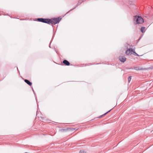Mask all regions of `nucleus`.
I'll return each mask as SVG.
<instances>
[{
	"instance_id": "nucleus-13",
	"label": "nucleus",
	"mask_w": 153,
	"mask_h": 153,
	"mask_svg": "<svg viewBox=\"0 0 153 153\" xmlns=\"http://www.w3.org/2000/svg\"><path fill=\"white\" fill-rule=\"evenodd\" d=\"M111 110H110L109 111H108L105 114H104L103 115H102L101 116V117H102V116H103L104 115H105L107 113H108V112L110 111H111Z\"/></svg>"
},
{
	"instance_id": "nucleus-1",
	"label": "nucleus",
	"mask_w": 153,
	"mask_h": 153,
	"mask_svg": "<svg viewBox=\"0 0 153 153\" xmlns=\"http://www.w3.org/2000/svg\"><path fill=\"white\" fill-rule=\"evenodd\" d=\"M134 23L137 24H141L144 22V20L141 16H134Z\"/></svg>"
},
{
	"instance_id": "nucleus-6",
	"label": "nucleus",
	"mask_w": 153,
	"mask_h": 153,
	"mask_svg": "<svg viewBox=\"0 0 153 153\" xmlns=\"http://www.w3.org/2000/svg\"><path fill=\"white\" fill-rule=\"evenodd\" d=\"M119 60H120V61L121 62H124L125 61H126V58L124 56H122L120 57Z\"/></svg>"
},
{
	"instance_id": "nucleus-7",
	"label": "nucleus",
	"mask_w": 153,
	"mask_h": 153,
	"mask_svg": "<svg viewBox=\"0 0 153 153\" xmlns=\"http://www.w3.org/2000/svg\"><path fill=\"white\" fill-rule=\"evenodd\" d=\"M63 63L66 65H69L70 64L69 62L66 60H64L63 61Z\"/></svg>"
},
{
	"instance_id": "nucleus-11",
	"label": "nucleus",
	"mask_w": 153,
	"mask_h": 153,
	"mask_svg": "<svg viewBox=\"0 0 153 153\" xmlns=\"http://www.w3.org/2000/svg\"><path fill=\"white\" fill-rule=\"evenodd\" d=\"M131 76H129L128 77V81L129 82H130V81L131 80Z\"/></svg>"
},
{
	"instance_id": "nucleus-10",
	"label": "nucleus",
	"mask_w": 153,
	"mask_h": 153,
	"mask_svg": "<svg viewBox=\"0 0 153 153\" xmlns=\"http://www.w3.org/2000/svg\"><path fill=\"white\" fill-rule=\"evenodd\" d=\"M133 53H134V55L136 56H139V55L135 52L134 51V52H133Z\"/></svg>"
},
{
	"instance_id": "nucleus-15",
	"label": "nucleus",
	"mask_w": 153,
	"mask_h": 153,
	"mask_svg": "<svg viewBox=\"0 0 153 153\" xmlns=\"http://www.w3.org/2000/svg\"><path fill=\"white\" fill-rule=\"evenodd\" d=\"M49 47H50H50H50V46H49Z\"/></svg>"
},
{
	"instance_id": "nucleus-9",
	"label": "nucleus",
	"mask_w": 153,
	"mask_h": 153,
	"mask_svg": "<svg viewBox=\"0 0 153 153\" xmlns=\"http://www.w3.org/2000/svg\"><path fill=\"white\" fill-rule=\"evenodd\" d=\"M145 27H142L141 29V31L142 33H143L145 32Z\"/></svg>"
},
{
	"instance_id": "nucleus-12",
	"label": "nucleus",
	"mask_w": 153,
	"mask_h": 153,
	"mask_svg": "<svg viewBox=\"0 0 153 153\" xmlns=\"http://www.w3.org/2000/svg\"><path fill=\"white\" fill-rule=\"evenodd\" d=\"M79 153H86V152L83 150H81L79 152Z\"/></svg>"
},
{
	"instance_id": "nucleus-5",
	"label": "nucleus",
	"mask_w": 153,
	"mask_h": 153,
	"mask_svg": "<svg viewBox=\"0 0 153 153\" xmlns=\"http://www.w3.org/2000/svg\"><path fill=\"white\" fill-rule=\"evenodd\" d=\"M83 1H84V0H79V1L78 2V3H77V4L76 5V7H75L74 8L71 10H69L68 11V12L72 10L73 9H74L76 7H77L78 6L80 5L83 2Z\"/></svg>"
},
{
	"instance_id": "nucleus-14",
	"label": "nucleus",
	"mask_w": 153,
	"mask_h": 153,
	"mask_svg": "<svg viewBox=\"0 0 153 153\" xmlns=\"http://www.w3.org/2000/svg\"><path fill=\"white\" fill-rule=\"evenodd\" d=\"M135 69L136 70H140V69H139L138 68H135Z\"/></svg>"
},
{
	"instance_id": "nucleus-3",
	"label": "nucleus",
	"mask_w": 153,
	"mask_h": 153,
	"mask_svg": "<svg viewBox=\"0 0 153 153\" xmlns=\"http://www.w3.org/2000/svg\"><path fill=\"white\" fill-rule=\"evenodd\" d=\"M37 20L39 22L47 24L49 23V21L50 20V19H43L42 18H38Z\"/></svg>"
},
{
	"instance_id": "nucleus-2",
	"label": "nucleus",
	"mask_w": 153,
	"mask_h": 153,
	"mask_svg": "<svg viewBox=\"0 0 153 153\" xmlns=\"http://www.w3.org/2000/svg\"><path fill=\"white\" fill-rule=\"evenodd\" d=\"M50 20L49 21L48 24H51L52 25H55L59 23L60 20L59 18H54L53 19H50Z\"/></svg>"
},
{
	"instance_id": "nucleus-4",
	"label": "nucleus",
	"mask_w": 153,
	"mask_h": 153,
	"mask_svg": "<svg viewBox=\"0 0 153 153\" xmlns=\"http://www.w3.org/2000/svg\"><path fill=\"white\" fill-rule=\"evenodd\" d=\"M134 51V49L130 48L127 50L126 52V53L128 55H130L132 54V52Z\"/></svg>"
},
{
	"instance_id": "nucleus-8",
	"label": "nucleus",
	"mask_w": 153,
	"mask_h": 153,
	"mask_svg": "<svg viewBox=\"0 0 153 153\" xmlns=\"http://www.w3.org/2000/svg\"><path fill=\"white\" fill-rule=\"evenodd\" d=\"M24 81L26 83H27L28 85L30 86H31L32 84V83L27 79H25Z\"/></svg>"
}]
</instances>
